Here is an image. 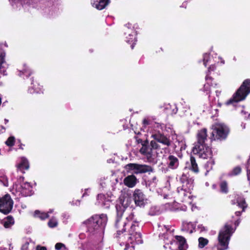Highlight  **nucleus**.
Listing matches in <instances>:
<instances>
[{"instance_id":"57","label":"nucleus","mask_w":250,"mask_h":250,"mask_svg":"<svg viewBox=\"0 0 250 250\" xmlns=\"http://www.w3.org/2000/svg\"><path fill=\"white\" fill-rule=\"evenodd\" d=\"M241 113L242 114L246 115L248 113V112L244 111V109H242V110L241 111Z\"/></svg>"},{"instance_id":"51","label":"nucleus","mask_w":250,"mask_h":250,"mask_svg":"<svg viewBox=\"0 0 250 250\" xmlns=\"http://www.w3.org/2000/svg\"><path fill=\"white\" fill-rule=\"evenodd\" d=\"M198 229H200V231H203L205 230V228L202 226V225H199L198 226Z\"/></svg>"},{"instance_id":"5","label":"nucleus","mask_w":250,"mask_h":250,"mask_svg":"<svg viewBox=\"0 0 250 250\" xmlns=\"http://www.w3.org/2000/svg\"><path fill=\"white\" fill-rule=\"evenodd\" d=\"M197 142L192 149L193 152L203 159L211 158L212 152L207 143L208 139L207 129L203 128L200 130L197 133Z\"/></svg>"},{"instance_id":"50","label":"nucleus","mask_w":250,"mask_h":250,"mask_svg":"<svg viewBox=\"0 0 250 250\" xmlns=\"http://www.w3.org/2000/svg\"><path fill=\"white\" fill-rule=\"evenodd\" d=\"M218 60H220L221 64H224L225 63V61L221 57H218Z\"/></svg>"},{"instance_id":"55","label":"nucleus","mask_w":250,"mask_h":250,"mask_svg":"<svg viewBox=\"0 0 250 250\" xmlns=\"http://www.w3.org/2000/svg\"><path fill=\"white\" fill-rule=\"evenodd\" d=\"M241 214V212L240 211H236L235 212V215L237 216H240Z\"/></svg>"},{"instance_id":"38","label":"nucleus","mask_w":250,"mask_h":250,"mask_svg":"<svg viewBox=\"0 0 250 250\" xmlns=\"http://www.w3.org/2000/svg\"><path fill=\"white\" fill-rule=\"evenodd\" d=\"M83 250H100V249L95 245L88 243L83 246Z\"/></svg>"},{"instance_id":"43","label":"nucleus","mask_w":250,"mask_h":250,"mask_svg":"<svg viewBox=\"0 0 250 250\" xmlns=\"http://www.w3.org/2000/svg\"><path fill=\"white\" fill-rule=\"evenodd\" d=\"M152 124V121L149 117H146L143 120V124L144 126L150 125Z\"/></svg>"},{"instance_id":"62","label":"nucleus","mask_w":250,"mask_h":250,"mask_svg":"<svg viewBox=\"0 0 250 250\" xmlns=\"http://www.w3.org/2000/svg\"><path fill=\"white\" fill-rule=\"evenodd\" d=\"M83 235H84V234H80L79 235V237H80V238L81 239H82V238H83Z\"/></svg>"},{"instance_id":"25","label":"nucleus","mask_w":250,"mask_h":250,"mask_svg":"<svg viewBox=\"0 0 250 250\" xmlns=\"http://www.w3.org/2000/svg\"><path fill=\"white\" fill-rule=\"evenodd\" d=\"M175 238L178 244V250H186L187 244L185 238L181 236H176Z\"/></svg>"},{"instance_id":"28","label":"nucleus","mask_w":250,"mask_h":250,"mask_svg":"<svg viewBox=\"0 0 250 250\" xmlns=\"http://www.w3.org/2000/svg\"><path fill=\"white\" fill-rule=\"evenodd\" d=\"M236 202L237 203V206H238L240 208H242V211H244L245 208L247 207V205L246 204L245 199L244 197L241 196H238L236 198Z\"/></svg>"},{"instance_id":"18","label":"nucleus","mask_w":250,"mask_h":250,"mask_svg":"<svg viewBox=\"0 0 250 250\" xmlns=\"http://www.w3.org/2000/svg\"><path fill=\"white\" fill-rule=\"evenodd\" d=\"M28 92L30 94H41L43 93V89L42 85H40L37 82H34L32 81L31 86L28 88Z\"/></svg>"},{"instance_id":"14","label":"nucleus","mask_w":250,"mask_h":250,"mask_svg":"<svg viewBox=\"0 0 250 250\" xmlns=\"http://www.w3.org/2000/svg\"><path fill=\"white\" fill-rule=\"evenodd\" d=\"M110 198L108 195H105L102 193L98 194L95 204L104 208H109L111 204Z\"/></svg>"},{"instance_id":"45","label":"nucleus","mask_w":250,"mask_h":250,"mask_svg":"<svg viewBox=\"0 0 250 250\" xmlns=\"http://www.w3.org/2000/svg\"><path fill=\"white\" fill-rule=\"evenodd\" d=\"M70 203L73 206H79L80 205V201L79 200H73Z\"/></svg>"},{"instance_id":"39","label":"nucleus","mask_w":250,"mask_h":250,"mask_svg":"<svg viewBox=\"0 0 250 250\" xmlns=\"http://www.w3.org/2000/svg\"><path fill=\"white\" fill-rule=\"evenodd\" d=\"M56 250H68L64 244L62 243H57L55 246Z\"/></svg>"},{"instance_id":"15","label":"nucleus","mask_w":250,"mask_h":250,"mask_svg":"<svg viewBox=\"0 0 250 250\" xmlns=\"http://www.w3.org/2000/svg\"><path fill=\"white\" fill-rule=\"evenodd\" d=\"M133 198L134 202L138 206L141 207L145 205L146 202V197L140 189H136L133 193Z\"/></svg>"},{"instance_id":"4","label":"nucleus","mask_w":250,"mask_h":250,"mask_svg":"<svg viewBox=\"0 0 250 250\" xmlns=\"http://www.w3.org/2000/svg\"><path fill=\"white\" fill-rule=\"evenodd\" d=\"M107 222V217L105 214L95 215L83 222L86 226L87 232L91 236L102 237L104 227Z\"/></svg>"},{"instance_id":"52","label":"nucleus","mask_w":250,"mask_h":250,"mask_svg":"<svg viewBox=\"0 0 250 250\" xmlns=\"http://www.w3.org/2000/svg\"><path fill=\"white\" fill-rule=\"evenodd\" d=\"M54 212V209H50L49 210V211L47 212V213H48V214L49 215V214L53 213Z\"/></svg>"},{"instance_id":"21","label":"nucleus","mask_w":250,"mask_h":250,"mask_svg":"<svg viewBox=\"0 0 250 250\" xmlns=\"http://www.w3.org/2000/svg\"><path fill=\"white\" fill-rule=\"evenodd\" d=\"M185 169H188L193 172L197 173L199 171L197 164L196 162L195 158L191 156L190 161L187 162Z\"/></svg>"},{"instance_id":"60","label":"nucleus","mask_w":250,"mask_h":250,"mask_svg":"<svg viewBox=\"0 0 250 250\" xmlns=\"http://www.w3.org/2000/svg\"><path fill=\"white\" fill-rule=\"evenodd\" d=\"M100 185L101 186V187L102 188H104L105 186V183H104V182H103V183H100Z\"/></svg>"},{"instance_id":"64","label":"nucleus","mask_w":250,"mask_h":250,"mask_svg":"<svg viewBox=\"0 0 250 250\" xmlns=\"http://www.w3.org/2000/svg\"><path fill=\"white\" fill-rule=\"evenodd\" d=\"M169 243H170V244H173V242H172V239H171L169 240Z\"/></svg>"},{"instance_id":"35","label":"nucleus","mask_w":250,"mask_h":250,"mask_svg":"<svg viewBox=\"0 0 250 250\" xmlns=\"http://www.w3.org/2000/svg\"><path fill=\"white\" fill-rule=\"evenodd\" d=\"M198 242H199L198 246L200 248H204L208 243V241L207 239L205 238L204 237H202L199 238Z\"/></svg>"},{"instance_id":"2","label":"nucleus","mask_w":250,"mask_h":250,"mask_svg":"<svg viewBox=\"0 0 250 250\" xmlns=\"http://www.w3.org/2000/svg\"><path fill=\"white\" fill-rule=\"evenodd\" d=\"M151 137L154 140L151 141L148 146L143 145L140 152L145 156L148 162L155 164L163 151H165L171 145L172 141L160 132L153 133Z\"/></svg>"},{"instance_id":"27","label":"nucleus","mask_w":250,"mask_h":250,"mask_svg":"<svg viewBox=\"0 0 250 250\" xmlns=\"http://www.w3.org/2000/svg\"><path fill=\"white\" fill-rule=\"evenodd\" d=\"M241 171L242 169L241 167L239 166H237L234 167L231 171H230L228 173L223 174L222 175V177L224 176L228 177L235 176L240 174Z\"/></svg>"},{"instance_id":"29","label":"nucleus","mask_w":250,"mask_h":250,"mask_svg":"<svg viewBox=\"0 0 250 250\" xmlns=\"http://www.w3.org/2000/svg\"><path fill=\"white\" fill-rule=\"evenodd\" d=\"M14 224V218L10 216L7 217L6 219L4 221H2V226H3L5 228H10Z\"/></svg>"},{"instance_id":"26","label":"nucleus","mask_w":250,"mask_h":250,"mask_svg":"<svg viewBox=\"0 0 250 250\" xmlns=\"http://www.w3.org/2000/svg\"><path fill=\"white\" fill-rule=\"evenodd\" d=\"M164 110L168 114H175L178 111V108L175 104H166L165 105Z\"/></svg>"},{"instance_id":"8","label":"nucleus","mask_w":250,"mask_h":250,"mask_svg":"<svg viewBox=\"0 0 250 250\" xmlns=\"http://www.w3.org/2000/svg\"><path fill=\"white\" fill-rule=\"evenodd\" d=\"M250 93V79L244 81L241 86L233 95V96L226 102L227 105L232 104L235 106L237 103L243 101Z\"/></svg>"},{"instance_id":"41","label":"nucleus","mask_w":250,"mask_h":250,"mask_svg":"<svg viewBox=\"0 0 250 250\" xmlns=\"http://www.w3.org/2000/svg\"><path fill=\"white\" fill-rule=\"evenodd\" d=\"M166 205H167L168 206L170 210L175 211L178 209V208H177V205H178V204L176 202L172 203V204L168 203H167Z\"/></svg>"},{"instance_id":"44","label":"nucleus","mask_w":250,"mask_h":250,"mask_svg":"<svg viewBox=\"0 0 250 250\" xmlns=\"http://www.w3.org/2000/svg\"><path fill=\"white\" fill-rule=\"evenodd\" d=\"M211 108H212V106H211V104H208V106H207L206 107L204 108L203 111H206L209 112V113H211Z\"/></svg>"},{"instance_id":"3","label":"nucleus","mask_w":250,"mask_h":250,"mask_svg":"<svg viewBox=\"0 0 250 250\" xmlns=\"http://www.w3.org/2000/svg\"><path fill=\"white\" fill-rule=\"evenodd\" d=\"M180 181L182 186L177 188L176 199L179 201L191 204L194 198L191 195V191L193 188L194 180L188 172H184L182 175Z\"/></svg>"},{"instance_id":"61","label":"nucleus","mask_w":250,"mask_h":250,"mask_svg":"<svg viewBox=\"0 0 250 250\" xmlns=\"http://www.w3.org/2000/svg\"><path fill=\"white\" fill-rule=\"evenodd\" d=\"M2 221L0 220V229L2 227Z\"/></svg>"},{"instance_id":"10","label":"nucleus","mask_w":250,"mask_h":250,"mask_svg":"<svg viewBox=\"0 0 250 250\" xmlns=\"http://www.w3.org/2000/svg\"><path fill=\"white\" fill-rule=\"evenodd\" d=\"M125 168L128 172L132 171V172L135 174L151 172L153 170L152 167L149 166L133 163L125 165Z\"/></svg>"},{"instance_id":"31","label":"nucleus","mask_w":250,"mask_h":250,"mask_svg":"<svg viewBox=\"0 0 250 250\" xmlns=\"http://www.w3.org/2000/svg\"><path fill=\"white\" fill-rule=\"evenodd\" d=\"M34 216L35 217H38L42 220H44L49 217L48 213L44 212H41L39 210H36L34 212Z\"/></svg>"},{"instance_id":"32","label":"nucleus","mask_w":250,"mask_h":250,"mask_svg":"<svg viewBox=\"0 0 250 250\" xmlns=\"http://www.w3.org/2000/svg\"><path fill=\"white\" fill-rule=\"evenodd\" d=\"M58 225V220L55 217H52L48 222V226L50 228H54L57 227Z\"/></svg>"},{"instance_id":"47","label":"nucleus","mask_w":250,"mask_h":250,"mask_svg":"<svg viewBox=\"0 0 250 250\" xmlns=\"http://www.w3.org/2000/svg\"><path fill=\"white\" fill-rule=\"evenodd\" d=\"M29 245V243L28 242H26L21 247L22 250H27L28 247Z\"/></svg>"},{"instance_id":"19","label":"nucleus","mask_w":250,"mask_h":250,"mask_svg":"<svg viewBox=\"0 0 250 250\" xmlns=\"http://www.w3.org/2000/svg\"><path fill=\"white\" fill-rule=\"evenodd\" d=\"M167 164L169 168L172 169H176L179 166L178 159L175 156L170 155L167 159Z\"/></svg>"},{"instance_id":"33","label":"nucleus","mask_w":250,"mask_h":250,"mask_svg":"<svg viewBox=\"0 0 250 250\" xmlns=\"http://www.w3.org/2000/svg\"><path fill=\"white\" fill-rule=\"evenodd\" d=\"M5 53L2 49L0 48V69L1 68H5L6 62L4 61Z\"/></svg>"},{"instance_id":"59","label":"nucleus","mask_w":250,"mask_h":250,"mask_svg":"<svg viewBox=\"0 0 250 250\" xmlns=\"http://www.w3.org/2000/svg\"><path fill=\"white\" fill-rule=\"evenodd\" d=\"M169 195L168 194H164L163 197H164V199H167V198H169Z\"/></svg>"},{"instance_id":"22","label":"nucleus","mask_w":250,"mask_h":250,"mask_svg":"<svg viewBox=\"0 0 250 250\" xmlns=\"http://www.w3.org/2000/svg\"><path fill=\"white\" fill-rule=\"evenodd\" d=\"M29 167V164L27 159L25 157H21L20 162L17 165V168L24 172L23 170H27Z\"/></svg>"},{"instance_id":"1","label":"nucleus","mask_w":250,"mask_h":250,"mask_svg":"<svg viewBox=\"0 0 250 250\" xmlns=\"http://www.w3.org/2000/svg\"><path fill=\"white\" fill-rule=\"evenodd\" d=\"M129 198L121 196L117 201L116 209L117 213L115 227L117 229V234L120 235L127 230L128 233L123 235L120 239L121 246H125L124 250H132L134 249V243L142 244L143 240L139 229V221L135 217L134 212L129 207Z\"/></svg>"},{"instance_id":"23","label":"nucleus","mask_w":250,"mask_h":250,"mask_svg":"<svg viewBox=\"0 0 250 250\" xmlns=\"http://www.w3.org/2000/svg\"><path fill=\"white\" fill-rule=\"evenodd\" d=\"M196 228L195 223L193 222H183L182 230L189 233L193 232Z\"/></svg>"},{"instance_id":"34","label":"nucleus","mask_w":250,"mask_h":250,"mask_svg":"<svg viewBox=\"0 0 250 250\" xmlns=\"http://www.w3.org/2000/svg\"><path fill=\"white\" fill-rule=\"evenodd\" d=\"M211 59L209 56V54L205 53L203 56V62L204 65L207 66L208 64H209L211 62Z\"/></svg>"},{"instance_id":"53","label":"nucleus","mask_w":250,"mask_h":250,"mask_svg":"<svg viewBox=\"0 0 250 250\" xmlns=\"http://www.w3.org/2000/svg\"><path fill=\"white\" fill-rule=\"evenodd\" d=\"M240 221L239 220H237L235 222V225L236 227L238 226L240 224Z\"/></svg>"},{"instance_id":"30","label":"nucleus","mask_w":250,"mask_h":250,"mask_svg":"<svg viewBox=\"0 0 250 250\" xmlns=\"http://www.w3.org/2000/svg\"><path fill=\"white\" fill-rule=\"evenodd\" d=\"M0 183L5 187L8 186V178L2 170H0Z\"/></svg>"},{"instance_id":"54","label":"nucleus","mask_w":250,"mask_h":250,"mask_svg":"<svg viewBox=\"0 0 250 250\" xmlns=\"http://www.w3.org/2000/svg\"><path fill=\"white\" fill-rule=\"evenodd\" d=\"M184 115H186V114L185 113V112H184V111H180V116H183Z\"/></svg>"},{"instance_id":"17","label":"nucleus","mask_w":250,"mask_h":250,"mask_svg":"<svg viewBox=\"0 0 250 250\" xmlns=\"http://www.w3.org/2000/svg\"><path fill=\"white\" fill-rule=\"evenodd\" d=\"M17 75L23 79L29 77L32 73V70L25 64H24L22 68L18 69Z\"/></svg>"},{"instance_id":"49","label":"nucleus","mask_w":250,"mask_h":250,"mask_svg":"<svg viewBox=\"0 0 250 250\" xmlns=\"http://www.w3.org/2000/svg\"><path fill=\"white\" fill-rule=\"evenodd\" d=\"M36 250H47L46 248L44 247H41V246H37L36 248Z\"/></svg>"},{"instance_id":"63","label":"nucleus","mask_w":250,"mask_h":250,"mask_svg":"<svg viewBox=\"0 0 250 250\" xmlns=\"http://www.w3.org/2000/svg\"><path fill=\"white\" fill-rule=\"evenodd\" d=\"M8 122V120L5 119H4V123L5 124H6Z\"/></svg>"},{"instance_id":"9","label":"nucleus","mask_w":250,"mask_h":250,"mask_svg":"<svg viewBox=\"0 0 250 250\" xmlns=\"http://www.w3.org/2000/svg\"><path fill=\"white\" fill-rule=\"evenodd\" d=\"M212 131L211 136L208 138L211 142L213 140L226 139L229 132V129L228 126L223 123H218L212 125Z\"/></svg>"},{"instance_id":"13","label":"nucleus","mask_w":250,"mask_h":250,"mask_svg":"<svg viewBox=\"0 0 250 250\" xmlns=\"http://www.w3.org/2000/svg\"><path fill=\"white\" fill-rule=\"evenodd\" d=\"M216 69V66L214 64H211L208 68V71L206 76V83L204 84L203 91L206 93V94H209L211 90L213 88L217 86V84L215 83H212V79L209 76V73L214 71Z\"/></svg>"},{"instance_id":"37","label":"nucleus","mask_w":250,"mask_h":250,"mask_svg":"<svg viewBox=\"0 0 250 250\" xmlns=\"http://www.w3.org/2000/svg\"><path fill=\"white\" fill-rule=\"evenodd\" d=\"M220 190L222 193H227L228 192V184L226 181H223L220 184Z\"/></svg>"},{"instance_id":"42","label":"nucleus","mask_w":250,"mask_h":250,"mask_svg":"<svg viewBox=\"0 0 250 250\" xmlns=\"http://www.w3.org/2000/svg\"><path fill=\"white\" fill-rule=\"evenodd\" d=\"M177 142H178V145L174 144V146H175V147H178L180 148V150L185 149L186 145L185 144V142H183L182 141L180 142L179 140H177Z\"/></svg>"},{"instance_id":"58","label":"nucleus","mask_w":250,"mask_h":250,"mask_svg":"<svg viewBox=\"0 0 250 250\" xmlns=\"http://www.w3.org/2000/svg\"><path fill=\"white\" fill-rule=\"evenodd\" d=\"M215 92L216 93V96H219V94H220L221 91H219L218 90H217L215 91Z\"/></svg>"},{"instance_id":"6","label":"nucleus","mask_w":250,"mask_h":250,"mask_svg":"<svg viewBox=\"0 0 250 250\" xmlns=\"http://www.w3.org/2000/svg\"><path fill=\"white\" fill-rule=\"evenodd\" d=\"M235 231L232 226L226 224L222 228L218 236V243L215 245L214 248L217 250H227L229 249V242L230 237Z\"/></svg>"},{"instance_id":"56","label":"nucleus","mask_w":250,"mask_h":250,"mask_svg":"<svg viewBox=\"0 0 250 250\" xmlns=\"http://www.w3.org/2000/svg\"><path fill=\"white\" fill-rule=\"evenodd\" d=\"M157 124L160 125V126L161 129H163V128L165 127V125L163 124Z\"/></svg>"},{"instance_id":"12","label":"nucleus","mask_w":250,"mask_h":250,"mask_svg":"<svg viewBox=\"0 0 250 250\" xmlns=\"http://www.w3.org/2000/svg\"><path fill=\"white\" fill-rule=\"evenodd\" d=\"M13 202L10 196L6 194L0 198V211L4 214L9 213L12 210Z\"/></svg>"},{"instance_id":"24","label":"nucleus","mask_w":250,"mask_h":250,"mask_svg":"<svg viewBox=\"0 0 250 250\" xmlns=\"http://www.w3.org/2000/svg\"><path fill=\"white\" fill-rule=\"evenodd\" d=\"M11 6L14 9H20L23 4H30L29 0H9Z\"/></svg>"},{"instance_id":"16","label":"nucleus","mask_w":250,"mask_h":250,"mask_svg":"<svg viewBox=\"0 0 250 250\" xmlns=\"http://www.w3.org/2000/svg\"><path fill=\"white\" fill-rule=\"evenodd\" d=\"M110 3V0H91L93 7L101 10L105 8Z\"/></svg>"},{"instance_id":"7","label":"nucleus","mask_w":250,"mask_h":250,"mask_svg":"<svg viewBox=\"0 0 250 250\" xmlns=\"http://www.w3.org/2000/svg\"><path fill=\"white\" fill-rule=\"evenodd\" d=\"M24 178L20 176L17 180V183L14 184L11 188V191L16 196L22 195L23 196H31L33 194L32 185L30 183L24 182Z\"/></svg>"},{"instance_id":"40","label":"nucleus","mask_w":250,"mask_h":250,"mask_svg":"<svg viewBox=\"0 0 250 250\" xmlns=\"http://www.w3.org/2000/svg\"><path fill=\"white\" fill-rule=\"evenodd\" d=\"M15 138L13 136H11L8 138L5 142V144L8 146H14L15 144Z\"/></svg>"},{"instance_id":"11","label":"nucleus","mask_w":250,"mask_h":250,"mask_svg":"<svg viewBox=\"0 0 250 250\" xmlns=\"http://www.w3.org/2000/svg\"><path fill=\"white\" fill-rule=\"evenodd\" d=\"M125 34L126 35V42L129 43H131V49H133L136 40V31L134 29V27L132 26L130 23L126 24L125 28Z\"/></svg>"},{"instance_id":"36","label":"nucleus","mask_w":250,"mask_h":250,"mask_svg":"<svg viewBox=\"0 0 250 250\" xmlns=\"http://www.w3.org/2000/svg\"><path fill=\"white\" fill-rule=\"evenodd\" d=\"M214 164V161L212 159H209L208 161L206 164L205 165V167L207 169V172L206 173V175L207 174V173L212 168V167Z\"/></svg>"},{"instance_id":"46","label":"nucleus","mask_w":250,"mask_h":250,"mask_svg":"<svg viewBox=\"0 0 250 250\" xmlns=\"http://www.w3.org/2000/svg\"><path fill=\"white\" fill-rule=\"evenodd\" d=\"M163 235H164V241H165V242L166 243L165 245L168 244L169 242H166V239H167V240L169 237H171L172 236H171V235L168 236V234H164ZM164 247L165 248H166V245H164Z\"/></svg>"},{"instance_id":"48","label":"nucleus","mask_w":250,"mask_h":250,"mask_svg":"<svg viewBox=\"0 0 250 250\" xmlns=\"http://www.w3.org/2000/svg\"><path fill=\"white\" fill-rule=\"evenodd\" d=\"M89 191H90V189L89 188H86L84 190V192L83 193V197H84L86 195H88V193L89 192Z\"/></svg>"},{"instance_id":"20","label":"nucleus","mask_w":250,"mask_h":250,"mask_svg":"<svg viewBox=\"0 0 250 250\" xmlns=\"http://www.w3.org/2000/svg\"><path fill=\"white\" fill-rule=\"evenodd\" d=\"M138 180L134 175H130L126 176L124 180V184L128 188H133L135 186Z\"/></svg>"}]
</instances>
